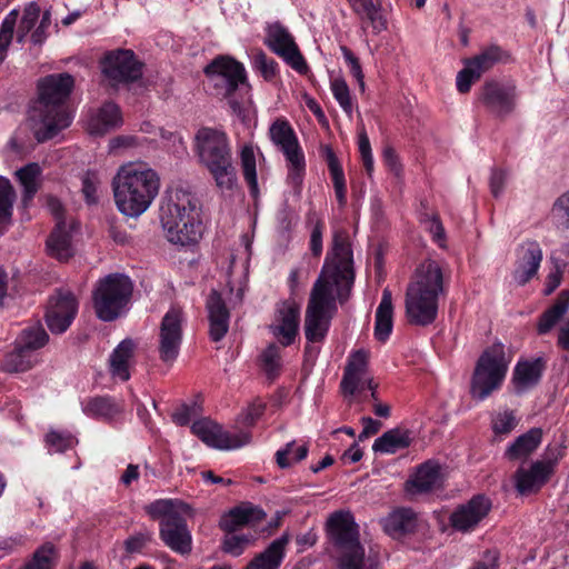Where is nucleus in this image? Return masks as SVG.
<instances>
[{"label":"nucleus","mask_w":569,"mask_h":569,"mask_svg":"<svg viewBox=\"0 0 569 569\" xmlns=\"http://www.w3.org/2000/svg\"><path fill=\"white\" fill-rule=\"evenodd\" d=\"M214 94L227 100L231 111L244 118L243 94L250 91L243 64L229 56H218L203 69Z\"/></svg>","instance_id":"obj_7"},{"label":"nucleus","mask_w":569,"mask_h":569,"mask_svg":"<svg viewBox=\"0 0 569 569\" xmlns=\"http://www.w3.org/2000/svg\"><path fill=\"white\" fill-rule=\"evenodd\" d=\"M368 352L365 350H357L351 353L348 363L345 368L343 377L341 380V389L345 395H355L359 389L361 379L367 370Z\"/></svg>","instance_id":"obj_27"},{"label":"nucleus","mask_w":569,"mask_h":569,"mask_svg":"<svg viewBox=\"0 0 569 569\" xmlns=\"http://www.w3.org/2000/svg\"><path fill=\"white\" fill-rule=\"evenodd\" d=\"M332 94L342 110L351 117L352 114V101L350 96L349 87L343 78H335L330 83Z\"/></svg>","instance_id":"obj_51"},{"label":"nucleus","mask_w":569,"mask_h":569,"mask_svg":"<svg viewBox=\"0 0 569 569\" xmlns=\"http://www.w3.org/2000/svg\"><path fill=\"white\" fill-rule=\"evenodd\" d=\"M252 68L258 71L266 81H272L278 72V63L269 58L262 50L252 53Z\"/></svg>","instance_id":"obj_50"},{"label":"nucleus","mask_w":569,"mask_h":569,"mask_svg":"<svg viewBox=\"0 0 569 569\" xmlns=\"http://www.w3.org/2000/svg\"><path fill=\"white\" fill-rule=\"evenodd\" d=\"M507 172L505 170H493L490 177V189L495 198H498L505 188Z\"/></svg>","instance_id":"obj_64"},{"label":"nucleus","mask_w":569,"mask_h":569,"mask_svg":"<svg viewBox=\"0 0 569 569\" xmlns=\"http://www.w3.org/2000/svg\"><path fill=\"white\" fill-rule=\"evenodd\" d=\"M546 370V360L538 357L531 360H519L512 372L515 392L521 395L536 387Z\"/></svg>","instance_id":"obj_24"},{"label":"nucleus","mask_w":569,"mask_h":569,"mask_svg":"<svg viewBox=\"0 0 569 569\" xmlns=\"http://www.w3.org/2000/svg\"><path fill=\"white\" fill-rule=\"evenodd\" d=\"M19 17V11L17 9L11 10L2 20L0 26V62L3 61L6 57L7 49L9 48L14 27L17 24V20Z\"/></svg>","instance_id":"obj_47"},{"label":"nucleus","mask_w":569,"mask_h":569,"mask_svg":"<svg viewBox=\"0 0 569 569\" xmlns=\"http://www.w3.org/2000/svg\"><path fill=\"white\" fill-rule=\"evenodd\" d=\"M342 56L349 66L351 76L358 81L360 89L365 90V76L359 59L346 46L341 47Z\"/></svg>","instance_id":"obj_58"},{"label":"nucleus","mask_w":569,"mask_h":569,"mask_svg":"<svg viewBox=\"0 0 569 569\" xmlns=\"http://www.w3.org/2000/svg\"><path fill=\"white\" fill-rule=\"evenodd\" d=\"M569 309V290L559 293L555 303L539 317L537 331L539 335L548 333L565 316Z\"/></svg>","instance_id":"obj_38"},{"label":"nucleus","mask_w":569,"mask_h":569,"mask_svg":"<svg viewBox=\"0 0 569 569\" xmlns=\"http://www.w3.org/2000/svg\"><path fill=\"white\" fill-rule=\"evenodd\" d=\"M251 536L228 533L222 541V550L234 557L240 556L250 543Z\"/></svg>","instance_id":"obj_55"},{"label":"nucleus","mask_w":569,"mask_h":569,"mask_svg":"<svg viewBox=\"0 0 569 569\" xmlns=\"http://www.w3.org/2000/svg\"><path fill=\"white\" fill-rule=\"evenodd\" d=\"M49 336L42 326H32L22 330L19 343L33 353L47 345Z\"/></svg>","instance_id":"obj_46"},{"label":"nucleus","mask_w":569,"mask_h":569,"mask_svg":"<svg viewBox=\"0 0 569 569\" xmlns=\"http://www.w3.org/2000/svg\"><path fill=\"white\" fill-rule=\"evenodd\" d=\"M184 322V313L180 307H171L161 319L158 333V353L160 360L167 365L171 366L179 356Z\"/></svg>","instance_id":"obj_12"},{"label":"nucleus","mask_w":569,"mask_h":569,"mask_svg":"<svg viewBox=\"0 0 569 569\" xmlns=\"http://www.w3.org/2000/svg\"><path fill=\"white\" fill-rule=\"evenodd\" d=\"M133 282L123 273H110L101 278L93 291L92 303L96 316L106 322L119 318L131 301Z\"/></svg>","instance_id":"obj_9"},{"label":"nucleus","mask_w":569,"mask_h":569,"mask_svg":"<svg viewBox=\"0 0 569 569\" xmlns=\"http://www.w3.org/2000/svg\"><path fill=\"white\" fill-rule=\"evenodd\" d=\"M508 371V361L503 346L495 343L487 348L479 357L470 385L473 399L483 401L493 391L500 389Z\"/></svg>","instance_id":"obj_10"},{"label":"nucleus","mask_w":569,"mask_h":569,"mask_svg":"<svg viewBox=\"0 0 569 569\" xmlns=\"http://www.w3.org/2000/svg\"><path fill=\"white\" fill-rule=\"evenodd\" d=\"M446 292L439 263L427 260L416 271L415 280L406 292V316L410 325L426 327L438 316L439 298Z\"/></svg>","instance_id":"obj_4"},{"label":"nucleus","mask_w":569,"mask_h":569,"mask_svg":"<svg viewBox=\"0 0 569 569\" xmlns=\"http://www.w3.org/2000/svg\"><path fill=\"white\" fill-rule=\"evenodd\" d=\"M151 541V533L146 532H138L133 536H130L124 540V549L128 553H136L140 552L148 542Z\"/></svg>","instance_id":"obj_59"},{"label":"nucleus","mask_w":569,"mask_h":569,"mask_svg":"<svg viewBox=\"0 0 569 569\" xmlns=\"http://www.w3.org/2000/svg\"><path fill=\"white\" fill-rule=\"evenodd\" d=\"M264 44L300 74H306L309 71V67L295 38L280 22L268 24L266 28Z\"/></svg>","instance_id":"obj_13"},{"label":"nucleus","mask_w":569,"mask_h":569,"mask_svg":"<svg viewBox=\"0 0 569 569\" xmlns=\"http://www.w3.org/2000/svg\"><path fill=\"white\" fill-rule=\"evenodd\" d=\"M271 141L281 149L286 158L301 153L298 139L289 122L284 119H277L269 128Z\"/></svg>","instance_id":"obj_31"},{"label":"nucleus","mask_w":569,"mask_h":569,"mask_svg":"<svg viewBox=\"0 0 569 569\" xmlns=\"http://www.w3.org/2000/svg\"><path fill=\"white\" fill-rule=\"evenodd\" d=\"M410 445V432L395 428L378 437L372 445V450L375 452L392 455L401 449L408 448Z\"/></svg>","instance_id":"obj_36"},{"label":"nucleus","mask_w":569,"mask_h":569,"mask_svg":"<svg viewBox=\"0 0 569 569\" xmlns=\"http://www.w3.org/2000/svg\"><path fill=\"white\" fill-rule=\"evenodd\" d=\"M47 445L54 452H64L74 443V438L69 433L51 431L46 437Z\"/></svg>","instance_id":"obj_57"},{"label":"nucleus","mask_w":569,"mask_h":569,"mask_svg":"<svg viewBox=\"0 0 569 569\" xmlns=\"http://www.w3.org/2000/svg\"><path fill=\"white\" fill-rule=\"evenodd\" d=\"M160 188L158 173L136 164L122 166L112 180L116 204L127 217H139L150 207Z\"/></svg>","instance_id":"obj_5"},{"label":"nucleus","mask_w":569,"mask_h":569,"mask_svg":"<svg viewBox=\"0 0 569 569\" xmlns=\"http://www.w3.org/2000/svg\"><path fill=\"white\" fill-rule=\"evenodd\" d=\"M517 425L518 420L512 410H505L503 412L497 413L491 421V428L496 435H508Z\"/></svg>","instance_id":"obj_52"},{"label":"nucleus","mask_w":569,"mask_h":569,"mask_svg":"<svg viewBox=\"0 0 569 569\" xmlns=\"http://www.w3.org/2000/svg\"><path fill=\"white\" fill-rule=\"evenodd\" d=\"M60 559L58 548L52 542L38 547L31 559L21 569H57Z\"/></svg>","instance_id":"obj_41"},{"label":"nucleus","mask_w":569,"mask_h":569,"mask_svg":"<svg viewBox=\"0 0 569 569\" xmlns=\"http://www.w3.org/2000/svg\"><path fill=\"white\" fill-rule=\"evenodd\" d=\"M103 79L112 89L128 86L142 78L143 63L130 49L107 51L99 61Z\"/></svg>","instance_id":"obj_11"},{"label":"nucleus","mask_w":569,"mask_h":569,"mask_svg":"<svg viewBox=\"0 0 569 569\" xmlns=\"http://www.w3.org/2000/svg\"><path fill=\"white\" fill-rule=\"evenodd\" d=\"M552 214L559 223L569 229V191L556 200L552 207ZM562 252L569 256V242L562 247Z\"/></svg>","instance_id":"obj_53"},{"label":"nucleus","mask_w":569,"mask_h":569,"mask_svg":"<svg viewBox=\"0 0 569 569\" xmlns=\"http://www.w3.org/2000/svg\"><path fill=\"white\" fill-rule=\"evenodd\" d=\"M74 86L71 74L53 73L38 81V97L31 101L27 122L39 142L54 138L72 122V114L67 103Z\"/></svg>","instance_id":"obj_2"},{"label":"nucleus","mask_w":569,"mask_h":569,"mask_svg":"<svg viewBox=\"0 0 569 569\" xmlns=\"http://www.w3.org/2000/svg\"><path fill=\"white\" fill-rule=\"evenodd\" d=\"M441 486V466L436 460H427L419 465L405 483L406 491L410 495L427 493Z\"/></svg>","instance_id":"obj_21"},{"label":"nucleus","mask_w":569,"mask_h":569,"mask_svg":"<svg viewBox=\"0 0 569 569\" xmlns=\"http://www.w3.org/2000/svg\"><path fill=\"white\" fill-rule=\"evenodd\" d=\"M491 500L485 495H476L466 503L459 505L450 515L451 527L460 532L472 531L491 510Z\"/></svg>","instance_id":"obj_18"},{"label":"nucleus","mask_w":569,"mask_h":569,"mask_svg":"<svg viewBox=\"0 0 569 569\" xmlns=\"http://www.w3.org/2000/svg\"><path fill=\"white\" fill-rule=\"evenodd\" d=\"M480 73L476 70L471 62L466 59L465 68L457 74V89L460 93H467L470 91L471 86L475 81L480 79Z\"/></svg>","instance_id":"obj_54"},{"label":"nucleus","mask_w":569,"mask_h":569,"mask_svg":"<svg viewBox=\"0 0 569 569\" xmlns=\"http://www.w3.org/2000/svg\"><path fill=\"white\" fill-rule=\"evenodd\" d=\"M41 10L37 2H30L26 6L23 10L22 18L20 20L18 31H17V40L18 42H23L27 34L33 29L36 26Z\"/></svg>","instance_id":"obj_49"},{"label":"nucleus","mask_w":569,"mask_h":569,"mask_svg":"<svg viewBox=\"0 0 569 569\" xmlns=\"http://www.w3.org/2000/svg\"><path fill=\"white\" fill-rule=\"evenodd\" d=\"M86 415L110 421L123 411V405L109 396L90 398L84 407Z\"/></svg>","instance_id":"obj_35"},{"label":"nucleus","mask_w":569,"mask_h":569,"mask_svg":"<svg viewBox=\"0 0 569 569\" xmlns=\"http://www.w3.org/2000/svg\"><path fill=\"white\" fill-rule=\"evenodd\" d=\"M198 415V406L196 403L181 406L173 415L172 420L178 426H187L191 418Z\"/></svg>","instance_id":"obj_62"},{"label":"nucleus","mask_w":569,"mask_h":569,"mask_svg":"<svg viewBox=\"0 0 569 569\" xmlns=\"http://www.w3.org/2000/svg\"><path fill=\"white\" fill-rule=\"evenodd\" d=\"M200 200L189 188L167 190L160 206V221L170 242L194 244L201 238Z\"/></svg>","instance_id":"obj_3"},{"label":"nucleus","mask_w":569,"mask_h":569,"mask_svg":"<svg viewBox=\"0 0 569 569\" xmlns=\"http://www.w3.org/2000/svg\"><path fill=\"white\" fill-rule=\"evenodd\" d=\"M541 440L542 430L540 428H531L515 439L506 449L505 458L511 461L526 459L540 446Z\"/></svg>","instance_id":"obj_32"},{"label":"nucleus","mask_w":569,"mask_h":569,"mask_svg":"<svg viewBox=\"0 0 569 569\" xmlns=\"http://www.w3.org/2000/svg\"><path fill=\"white\" fill-rule=\"evenodd\" d=\"M136 343L131 339L122 340L110 356V371L112 376L127 381L130 378L129 360L133 357Z\"/></svg>","instance_id":"obj_37"},{"label":"nucleus","mask_w":569,"mask_h":569,"mask_svg":"<svg viewBox=\"0 0 569 569\" xmlns=\"http://www.w3.org/2000/svg\"><path fill=\"white\" fill-rule=\"evenodd\" d=\"M78 312V301L69 290L59 289L49 300L46 312L47 326L52 333L64 332Z\"/></svg>","instance_id":"obj_16"},{"label":"nucleus","mask_w":569,"mask_h":569,"mask_svg":"<svg viewBox=\"0 0 569 569\" xmlns=\"http://www.w3.org/2000/svg\"><path fill=\"white\" fill-rule=\"evenodd\" d=\"M146 512L152 519H159V522L176 518L180 515L176 509V502L171 499H159L151 502L146 507Z\"/></svg>","instance_id":"obj_48"},{"label":"nucleus","mask_w":569,"mask_h":569,"mask_svg":"<svg viewBox=\"0 0 569 569\" xmlns=\"http://www.w3.org/2000/svg\"><path fill=\"white\" fill-rule=\"evenodd\" d=\"M17 194L10 180L0 176V236L4 234L12 221Z\"/></svg>","instance_id":"obj_40"},{"label":"nucleus","mask_w":569,"mask_h":569,"mask_svg":"<svg viewBox=\"0 0 569 569\" xmlns=\"http://www.w3.org/2000/svg\"><path fill=\"white\" fill-rule=\"evenodd\" d=\"M509 58L507 51H505L498 44H491L473 58L468 59L471 62V66L476 68V70L482 76V73L490 70L495 64L499 62H505Z\"/></svg>","instance_id":"obj_42"},{"label":"nucleus","mask_w":569,"mask_h":569,"mask_svg":"<svg viewBox=\"0 0 569 569\" xmlns=\"http://www.w3.org/2000/svg\"><path fill=\"white\" fill-rule=\"evenodd\" d=\"M288 542L289 538L286 535L274 539L264 551L257 555L247 565L246 569H279L283 561Z\"/></svg>","instance_id":"obj_29"},{"label":"nucleus","mask_w":569,"mask_h":569,"mask_svg":"<svg viewBox=\"0 0 569 569\" xmlns=\"http://www.w3.org/2000/svg\"><path fill=\"white\" fill-rule=\"evenodd\" d=\"M266 403L262 401H253L246 411L240 416L241 422L252 426L264 412Z\"/></svg>","instance_id":"obj_61"},{"label":"nucleus","mask_w":569,"mask_h":569,"mask_svg":"<svg viewBox=\"0 0 569 569\" xmlns=\"http://www.w3.org/2000/svg\"><path fill=\"white\" fill-rule=\"evenodd\" d=\"M71 229L72 227H67L66 221H58L56 223L54 229L47 239V250L51 257L60 261H67L73 256Z\"/></svg>","instance_id":"obj_28"},{"label":"nucleus","mask_w":569,"mask_h":569,"mask_svg":"<svg viewBox=\"0 0 569 569\" xmlns=\"http://www.w3.org/2000/svg\"><path fill=\"white\" fill-rule=\"evenodd\" d=\"M194 140L199 160L212 176L216 186L221 190H232L237 186V172L227 134L203 127L198 130Z\"/></svg>","instance_id":"obj_6"},{"label":"nucleus","mask_w":569,"mask_h":569,"mask_svg":"<svg viewBox=\"0 0 569 569\" xmlns=\"http://www.w3.org/2000/svg\"><path fill=\"white\" fill-rule=\"evenodd\" d=\"M323 156L326 158L328 169L333 182L337 200L339 204L343 207L347 203V188L342 167L336 153L329 146L325 147Z\"/></svg>","instance_id":"obj_39"},{"label":"nucleus","mask_w":569,"mask_h":569,"mask_svg":"<svg viewBox=\"0 0 569 569\" xmlns=\"http://www.w3.org/2000/svg\"><path fill=\"white\" fill-rule=\"evenodd\" d=\"M355 282L352 249L348 232L337 230L331 253L327 254L321 272L313 283L305 316V336L309 342L322 341L337 311L336 300L345 303Z\"/></svg>","instance_id":"obj_1"},{"label":"nucleus","mask_w":569,"mask_h":569,"mask_svg":"<svg viewBox=\"0 0 569 569\" xmlns=\"http://www.w3.org/2000/svg\"><path fill=\"white\" fill-rule=\"evenodd\" d=\"M281 347V345L271 342L259 357L260 367L269 381H274L280 376L282 367Z\"/></svg>","instance_id":"obj_44"},{"label":"nucleus","mask_w":569,"mask_h":569,"mask_svg":"<svg viewBox=\"0 0 569 569\" xmlns=\"http://www.w3.org/2000/svg\"><path fill=\"white\" fill-rule=\"evenodd\" d=\"M299 320L300 306L295 300H284L277 305L274 321L269 325V330L282 347H289L298 335Z\"/></svg>","instance_id":"obj_17"},{"label":"nucleus","mask_w":569,"mask_h":569,"mask_svg":"<svg viewBox=\"0 0 569 569\" xmlns=\"http://www.w3.org/2000/svg\"><path fill=\"white\" fill-rule=\"evenodd\" d=\"M556 462L557 459L538 460L529 469L519 468L513 476L517 491L527 495L539 490L549 480Z\"/></svg>","instance_id":"obj_20"},{"label":"nucleus","mask_w":569,"mask_h":569,"mask_svg":"<svg viewBox=\"0 0 569 569\" xmlns=\"http://www.w3.org/2000/svg\"><path fill=\"white\" fill-rule=\"evenodd\" d=\"M122 123L121 111L114 102H106L88 123V131L92 136H103Z\"/></svg>","instance_id":"obj_30"},{"label":"nucleus","mask_w":569,"mask_h":569,"mask_svg":"<svg viewBox=\"0 0 569 569\" xmlns=\"http://www.w3.org/2000/svg\"><path fill=\"white\" fill-rule=\"evenodd\" d=\"M392 295L388 288L382 291L381 301L376 310L375 337L379 341H386L393 327Z\"/></svg>","instance_id":"obj_34"},{"label":"nucleus","mask_w":569,"mask_h":569,"mask_svg":"<svg viewBox=\"0 0 569 569\" xmlns=\"http://www.w3.org/2000/svg\"><path fill=\"white\" fill-rule=\"evenodd\" d=\"M16 174L22 186H37L40 168L37 163H29L19 169Z\"/></svg>","instance_id":"obj_60"},{"label":"nucleus","mask_w":569,"mask_h":569,"mask_svg":"<svg viewBox=\"0 0 569 569\" xmlns=\"http://www.w3.org/2000/svg\"><path fill=\"white\" fill-rule=\"evenodd\" d=\"M191 432L209 447L220 450L237 449L250 442L249 433H230L208 418L196 420L191 426Z\"/></svg>","instance_id":"obj_14"},{"label":"nucleus","mask_w":569,"mask_h":569,"mask_svg":"<svg viewBox=\"0 0 569 569\" xmlns=\"http://www.w3.org/2000/svg\"><path fill=\"white\" fill-rule=\"evenodd\" d=\"M159 537L176 553L186 556L192 551V536L181 513L159 522Z\"/></svg>","instance_id":"obj_19"},{"label":"nucleus","mask_w":569,"mask_h":569,"mask_svg":"<svg viewBox=\"0 0 569 569\" xmlns=\"http://www.w3.org/2000/svg\"><path fill=\"white\" fill-rule=\"evenodd\" d=\"M206 308L210 322L209 335L212 341H220L229 329L230 312L224 300L217 290H211L207 298Z\"/></svg>","instance_id":"obj_25"},{"label":"nucleus","mask_w":569,"mask_h":569,"mask_svg":"<svg viewBox=\"0 0 569 569\" xmlns=\"http://www.w3.org/2000/svg\"><path fill=\"white\" fill-rule=\"evenodd\" d=\"M521 250L522 256L517 261L513 279L519 286H525L537 274L542 260V250L536 241L526 242Z\"/></svg>","instance_id":"obj_26"},{"label":"nucleus","mask_w":569,"mask_h":569,"mask_svg":"<svg viewBox=\"0 0 569 569\" xmlns=\"http://www.w3.org/2000/svg\"><path fill=\"white\" fill-rule=\"evenodd\" d=\"M240 159L243 178L249 186L251 196L256 198L259 193V189L256 170V157L252 147L244 146L241 150Z\"/></svg>","instance_id":"obj_45"},{"label":"nucleus","mask_w":569,"mask_h":569,"mask_svg":"<svg viewBox=\"0 0 569 569\" xmlns=\"http://www.w3.org/2000/svg\"><path fill=\"white\" fill-rule=\"evenodd\" d=\"M352 10L361 18L369 21L375 34L387 29L388 22L382 13L381 3L378 0H349Z\"/></svg>","instance_id":"obj_33"},{"label":"nucleus","mask_w":569,"mask_h":569,"mask_svg":"<svg viewBox=\"0 0 569 569\" xmlns=\"http://www.w3.org/2000/svg\"><path fill=\"white\" fill-rule=\"evenodd\" d=\"M385 532L393 539H402L416 532L418 528V516L413 509L399 507L381 519Z\"/></svg>","instance_id":"obj_23"},{"label":"nucleus","mask_w":569,"mask_h":569,"mask_svg":"<svg viewBox=\"0 0 569 569\" xmlns=\"http://www.w3.org/2000/svg\"><path fill=\"white\" fill-rule=\"evenodd\" d=\"M479 100L490 112L506 117L515 110L517 88L511 82L489 80L482 86Z\"/></svg>","instance_id":"obj_15"},{"label":"nucleus","mask_w":569,"mask_h":569,"mask_svg":"<svg viewBox=\"0 0 569 569\" xmlns=\"http://www.w3.org/2000/svg\"><path fill=\"white\" fill-rule=\"evenodd\" d=\"M50 24H51V12H50V10H46L42 13L39 26L31 34V40L34 44H41L46 40V38H47L46 30L49 28Z\"/></svg>","instance_id":"obj_63"},{"label":"nucleus","mask_w":569,"mask_h":569,"mask_svg":"<svg viewBox=\"0 0 569 569\" xmlns=\"http://www.w3.org/2000/svg\"><path fill=\"white\" fill-rule=\"evenodd\" d=\"M34 362V355L18 342L14 350L4 357L2 368L7 372H24L31 369Z\"/></svg>","instance_id":"obj_43"},{"label":"nucleus","mask_w":569,"mask_h":569,"mask_svg":"<svg viewBox=\"0 0 569 569\" xmlns=\"http://www.w3.org/2000/svg\"><path fill=\"white\" fill-rule=\"evenodd\" d=\"M266 512L251 502H242L230 509L219 521L220 528L227 533H233L244 526H254L266 518Z\"/></svg>","instance_id":"obj_22"},{"label":"nucleus","mask_w":569,"mask_h":569,"mask_svg":"<svg viewBox=\"0 0 569 569\" xmlns=\"http://www.w3.org/2000/svg\"><path fill=\"white\" fill-rule=\"evenodd\" d=\"M290 164L288 180L295 187L299 188L303 180L305 157L303 153H296L286 158Z\"/></svg>","instance_id":"obj_56"},{"label":"nucleus","mask_w":569,"mask_h":569,"mask_svg":"<svg viewBox=\"0 0 569 569\" xmlns=\"http://www.w3.org/2000/svg\"><path fill=\"white\" fill-rule=\"evenodd\" d=\"M327 529L338 551L339 569H377V561L365 553L359 541L358 525L350 511L331 513Z\"/></svg>","instance_id":"obj_8"}]
</instances>
